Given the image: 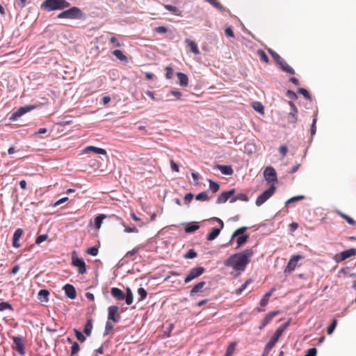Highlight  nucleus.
I'll list each match as a JSON object with an SVG mask.
<instances>
[{
	"mask_svg": "<svg viewBox=\"0 0 356 356\" xmlns=\"http://www.w3.org/2000/svg\"><path fill=\"white\" fill-rule=\"evenodd\" d=\"M273 58L284 72L290 74H295V70L290 67L278 54L273 57Z\"/></svg>",
	"mask_w": 356,
	"mask_h": 356,
	"instance_id": "10",
	"label": "nucleus"
},
{
	"mask_svg": "<svg viewBox=\"0 0 356 356\" xmlns=\"http://www.w3.org/2000/svg\"><path fill=\"white\" fill-rule=\"evenodd\" d=\"M84 152L86 153H87L88 152H92L95 154H102V155H106V154H107L106 151L104 149L95 147V146H88V147H85Z\"/></svg>",
	"mask_w": 356,
	"mask_h": 356,
	"instance_id": "23",
	"label": "nucleus"
},
{
	"mask_svg": "<svg viewBox=\"0 0 356 356\" xmlns=\"http://www.w3.org/2000/svg\"><path fill=\"white\" fill-rule=\"evenodd\" d=\"M15 346L13 348L21 356L25 355V345L23 342V338L20 336H14L12 337Z\"/></svg>",
	"mask_w": 356,
	"mask_h": 356,
	"instance_id": "8",
	"label": "nucleus"
},
{
	"mask_svg": "<svg viewBox=\"0 0 356 356\" xmlns=\"http://www.w3.org/2000/svg\"><path fill=\"white\" fill-rule=\"evenodd\" d=\"M316 121H317L316 115H315L314 116V118L312 120V124L311 128H310V133H311L312 138L316 134Z\"/></svg>",
	"mask_w": 356,
	"mask_h": 356,
	"instance_id": "53",
	"label": "nucleus"
},
{
	"mask_svg": "<svg viewBox=\"0 0 356 356\" xmlns=\"http://www.w3.org/2000/svg\"><path fill=\"white\" fill-rule=\"evenodd\" d=\"M275 290V288H272L269 291H268L267 293H266L264 296L261 298V299L260 300V302H259V305L261 307H264L267 305L268 301H269V298L270 297V296L272 295V293Z\"/></svg>",
	"mask_w": 356,
	"mask_h": 356,
	"instance_id": "27",
	"label": "nucleus"
},
{
	"mask_svg": "<svg viewBox=\"0 0 356 356\" xmlns=\"http://www.w3.org/2000/svg\"><path fill=\"white\" fill-rule=\"evenodd\" d=\"M86 252L92 256H97L99 252L98 248L96 246H92L86 250Z\"/></svg>",
	"mask_w": 356,
	"mask_h": 356,
	"instance_id": "56",
	"label": "nucleus"
},
{
	"mask_svg": "<svg viewBox=\"0 0 356 356\" xmlns=\"http://www.w3.org/2000/svg\"><path fill=\"white\" fill-rule=\"evenodd\" d=\"M195 199L198 201H209L210 198L207 192L202 191L195 196Z\"/></svg>",
	"mask_w": 356,
	"mask_h": 356,
	"instance_id": "44",
	"label": "nucleus"
},
{
	"mask_svg": "<svg viewBox=\"0 0 356 356\" xmlns=\"http://www.w3.org/2000/svg\"><path fill=\"white\" fill-rule=\"evenodd\" d=\"M206 285V282L201 281L196 284H195L193 288L191 289L189 293L190 296L193 297L197 295L199 292L202 291L203 287Z\"/></svg>",
	"mask_w": 356,
	"mask_h": 356,
	"instance_id": "20",
	"label": "nucleus"
},
{
	"mask_svg": "<svg viewBox=\"0 0 356 356\" xmlns=\"http://www.w3.org/2000/svg\"><path fill=\"white\" fill-rule=\"evenodd\" d=\"M253 254L254 252L252 249H246L242 252H236L225 261V265L232 267L235 271H244Z\"/></svg>",
	"mask_w": 356,
	"mask_h": 356,
	"instance_id": "1",
	"label": "nucleus"
},
{
	"mask_svg": "<svg viewBox=\"0 0 356 356\" xmlns=\"http://www.w3.org/2000/svg\"><path fill=\"white\" fill-rule=\"evenodd\" d=\"M298 93L302 95L306 99L309 100V101L312 100V95L305 88H298Z\"/></svg>",
	"mask_w": 356,
	"mask_h": 356,
	"instance_id": "45",
	"label": "nucleus"
},
{
	"mask_svg": "<svg viewBox=\"0 0 356 356\" xmlns=\"http://www.w3.org/2000/svg\"><path fill=\"white\" fill-rule=\"evenodd\" d=\"M6 309H9L10 311H13V307L11 304L8 302H0V312L5 311Z\"/></svg>",
	"mask_w": 356,
	"mask_h": 356,
	"instance_id": "47",
	"label": "nucleus"
},
{
	"mask_svg": "<svg viewBox=\"0 0 356 356\" xmlns=\"http://www.w3.org/2000/svg\"><path fill=\"white\" fill-rule=\"evenodd\" d=\"M337 325V321L336 319H334L331 324L328 326L327 329V334H332L335 330Z\"/></svg>",
	"mask_w": 356,
	"mask_h": 356,
	"instance_id": "54",
	"label": "nucleus"
},
{
	"mask_svg": "<svg viewBox=\"0 0 356 356\" xmlns=\"http://www.w3.org/2000/svg\"><path fill=\"white\" fill-rule=\"evenodd\" d=\"M236 190L235 188H232L227 191L222 192L218 197L216 200V204H223L225 203L228 200L232 197L233 195L235 194Z\"/></svg>",
	"mask_w": 356,
	"mask_h": 356,
	"instance_id": "13",
	"label": "nucleus"
},
{
	"mask_svg": "<svg viewBox=\"0 0 356 356\" xmlns=\"http://www.w3.org/2000/svg\"><path fill=\"white\" fill-rule=\"evenodd\" d=\"M107 217H108V216L105 215V214H102V213L97 215L95 218V220H94V223H95V227L97 229H99L101 225H102V224L103 220L105 218H106ZM109 217L110 218H116L118 220H122L121 218H118L115 215L109 216Z\"/></svg>",
	"mask_w": 356,
	"mask_h": 356,
	"instance_id": "18",
	"label": "nucleus"
},
{
	"mask_svg": "<svg viewBox=\"0 0 356 356\" xmlns=\"http://www.w3.org/2000/svg\"><path fill=\"white\" fill-rule=\"evenodd\" d=\"M200 228L197 222H191L186 224L184 231L187 234L193 233Z\"/></svg>",
	"mask_w": 356,
	"mask_h": 356,
	"instance_id": "24",
	"label": "nucleus"
},
{
	"mask_svg": "<svg viewBox=\"0 0 356 356\" xmlns=\"http://www.w3.org/2000/svg\"><path fill=\"white\" fill-rule=\"evenodd\" d=\"M317 350L316 348H309L304 356H316Z\"/></svg>",
	"mask_w": 356,
	"mask_h": 356,
	"instance_id": "64",
	"label": "nucleus"
},
{
	"mask_svg": "<svg viewBox=\"0 0 356 356\" xmlns=\"http://www.w3.org/2000/svg\"><path fill=\"white\" fill-rule=\"evenodd\" d=\"M222 229L223 228H221V227L213 228L211 232L209 233L207 236V241H213L216 239Z\"/></svg>",
	"mask_w": 356,
	"mask_h": 356,
	"instance_id": "25",
	"label": "nucleus"
},
{
	"mask_svg": "<svg viewBox=\"0 0 356 356\" xmlns=\"http://www.w3.org/2000/svg\"><path fill=\"white\" fill-rule=\"evenodd\" d=\"M238 200L248 202L249 200V198L245 193H241L236 195H233L232 197L229 200V202L234 203Z\"/></svg>",
	"mask_w": 356,
	"mask_h": 356,
	"instance_id": "28",
	"label": "nucleus"
},
{
	"mask_svg": "<svg viewBox=\"0 0 356 356\" xmlns=\"http://www.w3.org/2000/svg\"><path fill=\"white\" fill-rule=\"evenodd\" d=\"M302 258L303 256L300 254H296L293 256L289 261L287 266L284 269V273H287L293 271L297 266V262Z\"/></svg>",
	"mask_w": 356,
	"mask_h": 356,
	"instance_id": "14",
	"label": "nucleus"
},
{
	"mask_svg": "<svg viewBox=\"0 0 356 356\" xmlns=\"http://www.w3.org/2000/svg\"><path fill=\"white\" fill-rule=\"evenodd\" d=\"M177 76L179 80V84L182 87H186L188 84V76L183 72H177Z\"/></svg>",
	"mask_w": 356,
	"mask_h": 356,
	"instance_id": "26",
	"label": "nucleus"
},
{
	"mask_svg": "<svg viewBox=\"0 0 356 356\" xmlns=\"http://www.w3.org/2000/svg\"><path fill=\"white\" fill-rule=\"evenodd\" d=\"M72 264L78 268L80 274L83 275L86 273V265L83 259L78 257L76 255V252H72Z\"/></svg>",
	"mask_w": 356,
	"mask_h": 356,
	"instance_id": "6",
	"label": "nucleus"
},
{
	"mask_svg": "<svg viewBox=\"0 0 356 356\" xmlns=\"http://www.w3.org/2000/svg\"><path fill=\"white\" fill-rule=\"evenodd\" d=\"M82 10L77 7H72L65 10L57 16L59 19H81L83 16Z\"/></svg>",
	"mask_w": 356,
	"mask_h": 356,
	"instance_id": "3",
	"label": "nucleus"
},
{
	"mask_svg": "<svg viewBox=\"0 0 356 356\" xmlns=\"http://www.w3.org/2000/svg\"><path fill=\"white\" fill-rule=\"evenodd\" d=\"M124 295H125V298L124 300H125L126 304L128 305H131L133 302L134 298H133L132 291L129 287H127L126 289V293Z\"/></svg>",
	"mask_w": 356,
	"mask_h": 356,
	"instance_id": "39",
	"label": "nucleus"
},
{
	"mask_svg": "<svg viewBox=\"0 0 356 356\" xmlns=\"http://www.w3.org/2000/svg\"><path fill=\"white\" fill-rule=\"evenodd\" d=\"M137 292H138V294L140 296L139 298H138V302L143 301V300H145L147 298V293L146 290L144 288L140 287L138 289Z\"/></svg>",
	"mask_w": 356,
	"mask_h": 356,
	"instance_id": "46",
	"label": "nucleus"
},
{
	"mask_svg": "<svg viewBox=\"0 0 356 356\" xmlns=\"http://www.w3.org/2000/svg\"><path fill=\"white\" fill-rule=\"evenodd\" d=\"M209 189L211 191H212L213 193H216L217 191H218L219 188H220V185L218 183L211 180V179H209Z\"/></svg>",
	"mask_w": 356,
	"mask_h": 356,
	"instance_id": "42",
	"label": "nucleus"
},
{
	"mask_svg": "<svg viewBox=\"0 0 356 356\" xmlns=\"http://www.w3.org/2000/svg\"><path fill=\"white\" fill-rule=\"evenodd\" d=\"M70 3L66 0H45L42 4V8L48 11L63 10L69 8Z\"/></svg>",
	"mask_w": 356,
	"mask_h": 356,
	"instance_id": "2",
	"label": "nucleus"
},
{
	"mask_svg": "<svg viewBox=\"0 0 356 356\" xmlns=\"http://www.w3.org/2000/svg\"><path fill=\"white\" fill-rule=\"evenodd\" d=\"M23 234H24V231L21 228H18L15 231L13 236V242H12V245L14 248H18L20 247L19 239L22 237Z\"/></svg>",
	"mask_w": 356,
	"mask_h": 356,
	"instance_id": "17",
	"label": "nucleus"
},
{
	"mask_svg": "<svg viewBox=\"0 0 356 356\" xmlns=\"http://www.w3.org/2000/svg\"><path fill=\"white\" fill-rule=\"evenodd\" d=\"M49 296V292L47 289H41L38 292V298L42 302H47Z\"/></svg>",
	"mask_w": 356,
	"mask_h": 356,
	"instance_id": "38",
	"label": "nucleus"
},
{
	"mask_svg": "<svg viewBox=\"0 0 356 356\" xmlns=\"http://www.w3.org/2000/svg\"><path fill=\"white\" fill-rule=\"evenodd\" d=\"M35 108L36 106L34 105H26L24 106H22L11 114L10 117L9 118V120L11 121H15L25 113L33 110Z\"/></svg>",
	"mask_w": 356,
	"mask_h": 356,
	"instance_id": "7",
	"label": "nucleus"
},
{
	"mask_svg": "<svg viewBox=\"0 0 356 356\" xmlns=\"http://www.w3.org/2000/svg\"><path fill=\"white\" fill-rule=\"evenodd\" d=\"M110 43L113 44V46L115 47H120L122 45L121 43L118 40V38L115 36H112L110 38Z\"/></svg>",
	"mask_w": 356,
	"mask_h": 356,
	"instance_id": "61",
	"label": "nucleus"
},
{
	"mask_svg": "<svg viewBox=\"0 0 356 356\" xmlns=\"http://www.w3.org/2000/svg\"><path fill=\"white\" fill-rule=\"evenodd\" d=\"M63 289L65 291V296L71 300H74L76 297V291L75 287L70 284H66L63 287Z\"/></svg>",
	"mask_w": 356,
	"mask_h": 356,
	"instance_id": "16",
	"label": "nucleus"
},
{
	"mask_svg": "<svg viewBox=\"0 0 356 356\" xmlns=\"http://www.w3.org/2000/svg\"><path fill=\"white\" fill-rule=\"evenodd\" d=\"M122 225L124 226V232H127V233H131V232H134V233H137L138 232V229L136 227H129V226H126L124 222H122Z\"/></svg>",
	"mask_w": 356,
	"mask_h": 356,
	"instance_id": "59",
	"label": "nucleus"
},
{
	"mask_svg": "<svg viewBox=\"0 0 356 356\" xmlns=\"http://www.w3.org/2000/svg\"><path fill=\"white\" fill-rule=\"evenodd\" d=\"M248 238H249L248 234H245V235L238 236V238L236 239L237 245H236V247L235 248V249H238L242 245H243L247 242Z\"/></svg>",
	"mask_w": 356,
	"mask_h": 356,
	"instance_id": "35",
	"label": "nucleus"
},
{
	"mask_svg": "<svg viewBox=\"0 0 356 356\" xmlns=\"http://www.w3.org/2000/svg\"><path fill=\"white\" fill-rule=\"evenodd\" d=\"M290 320H288L286 322L284 323L282 325H281L274 332L273 335L270 338V339L274 341L275 343L277 342L279 338L281 337L282 333L285 331V330L290 325Z\"/></svg>",
	"mask_w": 356,
	"mask_h": 356,
	"instance_id": "15",
	"label": "nucleus"
},
{
	"mask_svg": "<svg viewBox=\"0 0 356 356\" xmlns=\"http://www.w3.org/2000/svg\"><path fill=\"white\" fill-rule=\"evenodd\" d=\"M197 256V253L195 250L190 249L184 255V257L187 259H192Z\"/></svg>",
	"mask_w": 356,
	"mask_h": 356,
	"instance_id": "48",
	"label": "nucleus"
},
{
	"mask_svg": "<svg viewBox=\"0 0 356 356\" xmlns=\"http://www.w3.org/2000/svg\"><path fill=\"white\" fill-rule=\"evenodd\" d=\"M286 96L291 99L296 100L298 99L296 93L291 90H288L286 91Z\"/></svg>",
	"mask_w": 356,
	"mask_h": 356,
	"instance_id": "63",
	"label": "nucleus"
},
{
	"mask_svg": "<svg viewBox=\"0 0 356 356\" xmlns=\"http://www.w3.org/2000/svg\"><path fill=\"white\" fill-rule=\"evenodd\" d=\"M252 279L247 280L237 290V293H241L247 287V286L252 282Z\"/></svg>",
	"mask_w": 356,
	"mask_h": 356,
	"instance_id": "57",
	"label": "nucleus"
},
{
	"mask_svg": "<svg viewBox=\"0 0 356 356\" xmlns=\"http://www.w3.org/2000/svg\"><path fill=\"white\" fill-rule=\"evenodd\" d=\"M111 296L117 300H123L125 298L124 293L119 288L113 287L111 289Z\"/></svg>",
	"mask_w": 356,
	"mask_h": 356,
	"instance_id": "21",
	"label": "nucleus"
},
{
	"mask_svg": "<svg viewBox=\"0 0 356 356\" xmlns=\"http://www.w3.org/2000/svg\"><path fill=\"white\" fill-rule=\"evenodd\" d=\"M253 108L259 113L263 114L264 113V107L261 103L259 102H254L253 103Z\"/></svg>",
	"mask_w": 356,
	"mask_h": 356,
	"instance_id": "49",
	"label": "nucleus"
},
{
	"mask_svg": "<svg viewBox=\"0 0 356 356\" xmlns=\"http://www.w3.org/2000/svg\"><path fill=\"white\" fill-rule=\"evenodd\" d=\"M79 350H80V347H79V343L76 341H73L72 347H71L70 356H76Z\"/></svg>",
	"mask_w": 356,
	"mask_h": 356,
	"instance_id": "43",
	"label": "nucleus"
},
{
	"mask_svg": "<svg viewBox=\"0 0 356 356\" xmlns=\"http://www.w3.org/2000/svg\"><path fill=\"white\" fill-rule=\"evenodd\" d=\"M164 8L166 10H168V11L172 13L173 14H175L176 15H179V16L181 15L182 11L176 6L166 4V5H164Z\"/></svg>",
	"mask_w": 356,
	"mask_h": 356,
	"instance_id": "40",
	"label": "nucleus"
},
{
	"mask_svg": "<svg viewBox=\"0 0 356 356\" xmlns=\"http://www.w3.org/2000/svg\"><path fill=\"white\" fill-rule=\"evenodd\" d=\"M280 313V312L279 310L270 312L264 316L263 321L266 323L268 324L273 320V318Z\"/></svg>",
	"mask_w": 356,
	"mask_h": 356,
	"instance_id": "37",
	"label": "nucleus"
},
{
	"mask_svg": "<svg viewBox=\"0 0 356 356\" xmlns=\"http://www.w3.org/2000/svg\"><path fill=\"white\" fill-rule=\"evenodd\" d=\"M275 344L276 343L274 341L270 339L269 341L266 344L261 356H268Z\"/></svg>",
	"mask_w": 356,
	"mask_h": 356,
	"instance_id": "34",
	"label": "nucleus"
},
{
	"mask_svg": "<svg viewBox=\"0 0 356 356\" xmlns=\"http://www.w3.org/2000/svg\"><path fill=\"white\" fill-rule=\"evenodd\" d=\"M112 53L120 61L124 62L125 63L128 62L127 57L123 54V52L121 50L115 49Z\"/></svg>",
	"mask_w": 356,
	"mask_h": 356,
	"instance_id": "33",
	"label": "nucleus"
},
{
	"mask_svg": "<svg viewBox=\"0 0 356 356\" xmlns=\"http://www.w3.org/2000/svg\"><path fill=\"white\" fill-rule=\"evenodd\" d=\"M298 112L290 111L287 116L288 124H291L293 128L296 127L298 121Z\"/></svg>",
	"mask_w": 356,
	"mask_h": 356,
	"instance_id": "22",
	"label": "nucleus"
},
{
	"mask_svg": "<svg viewBox=\"0 0 356 356\" xmlns=\"http://www.w3.org/2000/svg\"><path fill=\"white\" fill-rule=\"evenodd\" d=\"M304 199H305V196L304 195L294 196V197H292L290 199H289L285 202V205H289V204H290L291 203H293V202H298V201H300V200H302Z\"/></svg>",
	"mask_w": 356,
	"mask_h": 356,
	"instance_id": "51",
	"label": "nucleus"
},
{
	"mask_svg": "<svg viewBox=\"0 0 356 356\" xmlns=\"http://www.w3.org/2000/svg\"><path fill=\"white\" fill-rule=\"evenodd\" d=\"M193 194L192 193H188L187 194H186L185 197H184V203L187 205H188L192 201V200L193 199Z\"/></svg>",
	"mask_w": 356,
	"mask_h": 356,
	"instance_id": "62",
	"label": "nucleus"
},
{
	"mask_svg": "<svg viewBox=\"0 0 356 356\" xmlns=\"http://www.w3.org/2000/svg\"><path fill=\"white\" fill-rule=\"evenodd\" d=\"M185 43L188 44V46L190 47L191 51L195 55H199L200 54L197 45L194 41L187 38L185 40Z\"/></svg>",
	"mask_w": 356,
	"mask_h": 356,
	"instance_id": "31",
	"label": "nucleus"
},
{
	"mask_svg": "<svg viewBox=\"0 0 356 356\" xmlns=\"http://www.w3.org/2000/svg\"><path fill=\"white\" fill-rule=\"evenodd\" d=\"M205 272V268L202 266H196L191 268L187 276L184 279V283L187 284L192 280L199 277Z\"/></svg>",
	"mask_w": 356,
	"mask_h": 356,
	"instance_id": "5",
	"label": "nucleus"
},
{
	"mask_svg": "<svg viewBox=\"0 0 356 356\" xmlns=\"http://www.w3.org/2000/svg\"><path fill=\"white\" fill-rule=\"evenodd\" d=\"M236 346V342H232L227 346L225 356H232Z\"/></svg>",
	"mask_w": 356,
	"mask_h": 356,
	"instance_id": "41",
	"label": "nucleus"
},
{
	"mask_svg": "<svg viewBox=\"0 0 356 356\" xmlns=\"http://www.w3.org/2000/svg\"><path fill=\"white\" fill-rule=\"evenodd\" d=\"M264 176L268 182H274L277 180V172L274 168L268 166L264 171Z\"/></svg>",
	"mask_w": 356,
	"mask_h": 356,
	"instance_id": "12",
	"label": "nucleus"
},
{
	"mask_svg": "<svg viewBox=\"0 0 356 356\" xmlns=\"http://www.w3.org/2000/svg\"><path fill=\"white\" fill-rule=\"evenodd\" d=\"M74 332L76 339L81 343L84 342L86 339V337L83 334V333L79 331L78 329L74 328Z\"/></svg>",
	"mask_w": 356,
	"mask_h": 356,
	"instance_id": "52",
	"label": "nucleus"
},
{
	"mask_svg": "<svg viewBox=\"0 0 356 356\" xmlns=\"http://www.w3.org/2000/svg\"><path fill=\"white\" fill-rule=\"evenodd\" d=\"M92 327H93L92 319V318H89V319L87 320V322H86V325L84 326L83 332L87 336H90L91 334Z\"/></svg>",
	"mask_w": 356,
	"mask_h": 356,
	"instance_id": "36",
	"label": "nucleus"
},
{
	"mask_svg": "<svg viewBox=\"0 0 356 356\" xmlns=\"http://www.w3.org/2000/svg\"><path fill=\"white\" fill-rule=\"evenodd\" d=\"M214 168L218 169L225 175H232L234 173L231 165L216 164Z\"/></svg>",
	"mask_w": 356,
	"mask_h": 356,
	"instance_id": "19",
	"label": "nucleus"
},
{
	"mask_svg": "<svg viewBox=\"0 0 356 356\" xmlns=\"http://www.w3.org/2000/svg\"><path fill=\"white\" fill-rule=\"evenodd\" d=\"M47 238H48V234H47L39 235L38 236H37V238L35 239V243L38 245H40V243H42L44 241H46L47 239Z\"/></svg>",
	"mask_w": 356,
	"mask_h": 356,
	"instance_id": "58",
	"label": "nucleus"
},
{
	"mask_svg": "<svg viewBox=\"0 0 356 356\" xmlns=\"http://www.w3.org/2000/svg\"><path fill=\"white\" fill-rule=\"evenodd\" d=\"M113 329V325L110 321H106V325H105V330L104 332L103 335L105 337L108 335L111 331H112Z\"/></svg>",
	"mask_w": 356,
	"mask_h": 356,
	"instance_id": "55",
	"label": "nucleus"
},
{
	"mask_svg": "<svg viewBox=\"0 0 356 356\" xmlns=\"http://www.w3.org/2000/svg\"><path fill=\"white\" fill-rule=\"evenodd\" d=\"M257 54L259 56L261 60H262L263 62H264L266 63H269V58L264 50L259 49L257 51Z\"/></svg>",
	"mask_w": 356,
	"mask_h": 356,
	"instance_id": "50",
	"label": "nucleus"
},
{
	"mask_svg": "<svg viewBox=\"0 0 356 356\" xmlns=\"http://www.w3.org/2000/svg\"><path fill=\"white\" fill-rule=\"evenodd\" d=\"M208 2L210 5H211L215 8L218 9L222 13H225L227 11V9L222 6L218 0H204Z\"/></svg>",
	"mask_w": 356,
	"mask_h": 356,
	"instance_id": "32",
	"label": "nucleus"
},
{
	"mask_svg": "<svg viewBox=\"0 0 356 356\" xmlns=\"http://www.w3.org/2000/svg\"><path fill=\"white\" fill-rule=\"evenodd\" d=\"M276 186L274 184L270 185V186L264 191L261 195H259L256 201L255 204L257 207H260L264 202H266L275 192Z\"/></svg>",
	"mask_w": 356,
	"mask_h": 356,
	"instance_id": "4",
	"label": "nucleus"
},
{
	"mask_svg": "<svg viewBox=\"0 0 356 356\" xmlns=\"http://www.w3.org/2000/svg\"><path fill=\"white\" fill-rule=\"evenodd\" d=\"M248 229V228L247 227H241L237 229L236 230H235L234 232V233L232 234V237L230 238L229 242L227 245H225V246H227V245L231 244L232 241H233V239L235 237L240 236H242V235H245L244 232H246V230Z\"/></svg>",
	"mask_w": 356,
	"mask_h": 356,
	"instance_id": "30",
	"label": "nucleus"
},
{
	"mask_svg": "<svg viewBox=\"0 0 356 356\" xmlns=\"http://www.w3.org/2000/svg\"><path fill=\"white\" fill-rule=\"evenodd\" d=\"M356 255V248H350L335 254L334 259L336 262H341L351 257Z\"/></svg>",
	"mask_w": 356,
	"mask_h": 356,
	"instance_id": "9",
	"label": "nucleus"
},
{
	"mask_svg": "<svg viewBox=\"0 0 356 356\" xmlns=\"http://www.w3.org/2000/svg\"><path fill=\"white\" fill-rule=\"evenodd\" d=\"M248 229V228L247 227H241L237 229L236 230H235L234 232V233L232 234V237L230 238L229 242L227 245H225V246H227V245L231 244L232 241H233V239L235 237L240 236H242V235H245L244 232H246V230Z\"/></svg>",
	"mask_w": 356,
	"mask_h": 356,
	"instance_id": "29",
	"label": "nucleus"
},
{
	"mask_svg": "<svg viewBox=\"0 0 356 356\" xmlns=\"http://www.w3.org/2000/svg\"><path fill=\"white\" fill-rule=\"evenodd\" d=\"M165 70H166L165 78L167 79H170L172 77L173 74H174V70H173L172 67L168 66L165 67Z\"/></svg>",
	"mask_w": 356,
	"mask_h": 356,
	"instance_id": "60",
	"label": "nucleus"
},
{
	"mask_svg": "<svg viewBox=\"0 0 356 356\" xmlns=\"http://www.w3.org/2000/svg\"><path fill=\"white\" fill-rule=\"evenodd\" d=\"M119 307L116 305L110 306L108 308V321L118 323L121 320V316L118 313Z\"/></svg>",
	"mask_w": 356,
	"mask_h": 356,
	"instance_id": "11",
	"label": "nucleus"
}]
</instances>
